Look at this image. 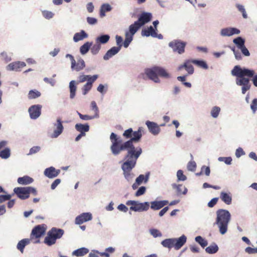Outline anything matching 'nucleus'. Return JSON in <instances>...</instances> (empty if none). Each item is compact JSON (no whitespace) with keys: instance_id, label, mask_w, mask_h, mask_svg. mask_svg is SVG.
Instances as JSON below:
<instances>
[{"instance_id":"1","label":"nucleus","mask_w":257,"mask_h":257,"mask_svg":"<svg viewBox=\"0 0 257 257\" xmlns=\"http://www.w3.org/2000/svg\"><path fill=\"white\" fill-rule=\"evenodd\" d=\"M143 131V128L140 127L138 131L134 132L132 138L131 139L123 143L120 137H118L115 133H111L110 136V140L111 143L110 150L112 154L114 156H117L121 152L125 151V150H132L136 151V148L134 146L133 142H138L140 141Z\"/></svg>"},{"instance_id":"2","label":"nucleus","mask_w":257,"mask_h":257,"mask_svg":"<svg viewBox=\"0 0 257 257\" xmlns=\"http://www.w3.org/2000/svg\"><path fill=\"white\" fill-rule=\"evenodd\" d=\"M231 74L235 76V80L236 85L241 87V93L245 94L251 87L249 78L253 84L257 87V74L255 75V71L246 67H241L240 65H235L231 71Z\"/></svg>"},{"instance_id":"3","label":"nucleus","mask_w":257,"mask_h":257,"mask_svg":"<svg viewBox=\"0 0 257 257\" xmlns=\"http://www.w3.org/2000/svg\"><path fill=\"white\" fill-rule=\"evenodd\" d=\"M215 224L220 234H224L227 231L228 224L231 219V214L227 210L220 209L216 212Z\"/></svg>"},{"instance_id":"4","label":"nucleus","mask_w":257,"mask_h":257,"mask_svg":"<svg viewBox=\"0 0 257 257\" xmlns=\"http://www.w3.org/2000/svg\"><path fill=\"white\" fill-rule=\"evenodd\" d=\"M127 151V154L124 157V159H126L121 165L122 171H132L135 167L137 160L142 153V149L140 147L136 148V151L132 150H125Z\"/></svg>"},{"instance_id":"5","label":"nucleus","mask_w":257,"mask_h":257,"mask_svg":"<svg viewBox=\"0 0 257 257\" xmlns=\"http://www.w3.org/2000/svg\"><path fill=\"white\" fill-rule=\"evenodd\" d=\"M145 73L150 79L157 83L161 82V80L158 76L165 79H170L172 77L171 75L165 68L157 66L151 68L146 69Z\"/></svg>"},{"instance_id":"6","label":"nucleus","mask_w":257,"mask_h":257,"mask_svg":"<svg viewBox=\"0 0 257 257\" xmlns=\"http://www.w3.org/2000/svg\"><path fill=\"white\" fill-rule=\"evenodd\" d=\"M64 233L63 229L53 227L48 231L44 242L48 246H51L56 243L57 239L61 238Z\"/></svg>"},{"instance_id":"7","label":"nucleus","mask_w":257,"mask_h":257,"mask_svg":"<svg viewBox=\"0 0 257 257\" xmlns=\"http://www.w3.org/2000/svg\"><path fill=\"white\" fill-rule=\"evenodd\" d=\"M65 58H69L70 60L72 71L79 72L83 70L86 66L84 60L80 56H77L75 60L72 55L67 54L65 55Z\"/></svg>"},{"instance_id":"8","label":"nucleus","mask_w":257,"mask_h":257,"mask_svg":"<svg viewBox=\"0 0 257 257\" xmlns=\"http://www.w3.org/2000/svg\"><path fill=\"white\" fill-rule=\"evenodd\" d=\"M152 18V13L143 12L139 16L138 20L130 26L138 31L142 26L150 22Z\"/></svg>"},{"instance_id":"9","label":"nucleus","mask_w":257,"mask_h":257,"mask_svg":"<svg viewBox=\"0 0 257 257\" xmlns=\"http://www.w3.org/2000/svg\"><path fill=\"white\" fill-rule=\"evenodd\" d=\"M127 205H131L130 210L135 212L147 211L150 207V203L145 202L141 203L138 201L128 200L126 202Z\"/></svg>"},{"instance_id":"10","label":"nucleus","mask_w":257,"mask_h":257,"mask_svg":"<svg viewBox=\"0 0 257 257\" xmlns=\"http://www.w3.org/2000/svg\"><path fill=\"white\" fill-rule=\"evenodd\" d=\"M53 132L50 137L52 139H56L60 136L64 131L63 121L60 117H57L56 121L52 123Z\"/></svg>"},{"instance_id":"11","label":"nucleus","mask_w":257,"mask_h":257,"mask_svg":"<svg viewBox=\"0 0 257 257\" xmlns=\"http://www.w3.org/2000/svg\"><path fill=\"white\" fill-rule=\"evenodd\" d=\"M168 45L169 47L172 49L173 52L182 54L185 52L186 43L180 40H174L170 42Z\"/></svg>"},{"instance_id":"12","label":"nucleus","mask_w":257,"mask_h":257,"mask_svg":"<svg viewBox=\"0 0 257 257\" xmlns=\"http://www.w3.org/2000/svg\"><path fill=\"white\" fill-rule=\"evenodd\" d=\"M137 31L133 27L129 26L128 30L125 32V39L123 43V46L126 48L128 47L130 43L133 40L134 35L137 33Z\"/></svg>"},{"instance_id":"13","label":"nucleus","mask_w":257,"mask_h":257,"mask_svg":"<svg viewBox=\"0 0 257 257\" xmlns=\"http://www.w3.org/2000/svg\"><path fill=\"white\" fill-rule=\"evenodd\" d=\"M240 31L234 27H225L220 31V35L222 37H231L234 35H238Z\"/></svg>"},{"instance_id":"14","label":"nucleus","mask_w":257,"mask_h":257,"mask_svg":"<svg viewBox=\"0 0 257 257\" xmlns=\"http://www.w3.org/2000/svg\"><path fill=\"white\" fill-rule=\"evenodd\" d=\"M92 219V215L90 212H84L80 214L76 217L75 223L77 225H81L82 223L90 221Z\"/></svg>"},{"instance_id":"15","label":"nucleus","mask_w":257,"mask_h":257,"mask_svg":"<svg viewBox=\"0 0 257 257\" xmlns=\"http://www.w3.org/2000/svg\"><path fill=\"white\" fill-rule=\"evenodd\" d=\"M148 130L154 136H157L161 132L160 126L154 121L147 120L145 122Z\"/></svg>"},{"instance_id":"16","label":"nucleus","mask_w":257,"mask_h":257,"mask_svg":"<svg viewBox=\"0 0 257 257\" xmlns=\"http://www.w3.org/2000/svg\"><path fill=\"white\" fill-rule=\"evenodd\" d=\"M42 106L40 104L33 105L30 106L28 111L31 119H36L41 115Z\"/></svg>"},{"instance_id":"17","label":"nucleus","mask_w":257,"mask_h":257,"mask_svg":"<svg viewBox=\"0 0 257 257\" xmlns=\"http://www.w3.org/2000/svg\"><path fill=\"white\" fill-rule=\"evenodd\" d=\"M60 173V170L56 169L52 166L47 168L44 171V175L49 179H53L57 177Z\"/></svg>"},{"instance_id":"18","label":"nucleus","mask_w":257,"mask_h":257,"mask_svg":"<svg viewBox=\"0 0 257 257\" xmlns=\"http://www.w3.org/2000/svg\"><path fill=\"white\" fill-rule=\"evenodd\" d=\"M15 193H16L18 197L21 199H26L29 197L27 187H16L14 189Z\"/></svg>"},{"instance_id":"19","label":"nucleus","mask_w":257,"mask_h":257,"mask_svg":"<svg viewBox=\"0 0 257 257\" xmlns=\"http://www.w3.org/2000/svg\"><path fill=\"white\" fill-rule=\"evenodd\" d=\"M150 203V207L153 210H158L169 204L168 200H155Z\"/></svg>"},{"instance_id":"20","label":"nucleus","mask_w":257,"mask_h":257,"mask_svg":"<svg viewBox=\"0 0 257 257\" xmlns=\"http://www.w3.org/2000/svg\"><path fill=\"white\" fill-rule=\"evenodd\" d=\"M26 65V63L24 62L17 61L9 64L7 66V69L9 71H19Z\"/></svg>"},{"instance_id":"21","label":"nucleus","mask_w":257,"mask_h":257,"mask_svg":"<svg viewBox=\"0 0 257 257\" xmlns=\"http://www.w3.org/2000/svg\"><path fill=\"white\" fill-rule=\"evenodd\" d=\"M174 243V248L176 250L180 249L186 242L187 237L184 234L182 235L178 238H173Z\"/></svg>"},{"instance_id":"22","label":"nucleus","mask_w":257,"mask_h":257,"mask_svg":"<svg viewBox=\"0 0 257 257\" xmlns=\"http://www.w3.org/2000/svg\"><path fill=\"white\" fill-rule=\"evenodd\" d=\"M45 229L41 225L36 226L32 230L31 236H34L37 238H39L44 234Z\"/></svg>"},{"instance_id":"23","label":"nucleus","mask_w":257,"mask_h":257,"mask_svg":"<svg viewBox=\"0 0 257 257\" xmlns=\"http://www.w3.org/2000/svg\"><path fill=\"white\" fill-rule=\"evenodd\" d=\"M120 50H119L118 48H116V46H113L106 52L103 56V59L105 61L108 60L113 56L117 54Z\"/></svg>"},{"instance_id":"24","label":"nucleus","mask_w":257,"mask_h":257,"mask_svg":"<svg viewBox=\"0 0 257 257\" xmlns=\"http://www.w3.org/2000/svg\"><path fill=\"white\" fill-rule=\"evenodd\" d=\"M220 198L221 200L227 205H230L232 202L231 193L229 192H221Z\"/></svg>"},{"instance_id":"25","label":"nucleus","mask_w":257,"mask_h":257,"mask_svg":"<svg viewBox=\"0 0 257 257\" xmlns=\"http://www.w3.org/2000/svg\"><path fill=\"white\" fill-rule=\"evenodd\" d=\"M88 37V34L84 30H81L80 32L76 33L73 38L74 42L77 43L80 41H82Z\"/></svg>"},{"instance_id":"26","label":"nucleus","mask_w":257,"mask_h":257,"mask_svg":"<svg viewBox=\"0 0 257 257\" xmlns=\"http://www.w3.org/2000/svg\"><path fill=\"white\" fill-rule=\"evenodd\" d=\"M157 31L152 26H150L148 28L144 29L142 30L141 35L142 36L154 37L155 33Z\"/></svg>"},{"instance_id":"27","label":"nucleus","mask_w":257,"mask_h":257,"mask_svg":"<svg viewBox=\"0 0 257 257\" xmlns=\"http://www.w3.org/2000/svg\"><path fill=\"white\" fill-rule=\"evenodd\" d=\"M31 239L29 238H24L19 241L17 245V248L21 251L24 252V249L25 246L30 243Z\"/></svg>"},{"instance_id":"28","label":"nucleus","mask_w":257,"mask_h":257,"mask_svg":"<svg viewBox=\"0 0 257 257\" xmlns=\"http://www.w3.org/2000/svg\"><path fill=\"white\" fill-rule=\"evenodd\" d=\"M172 187L173 188L176 189V192L178 196H179L181 194L185 195L187 193L188 190L187 188L183 186L182 185L173 184L172 185Z\"/></svg>"},{"instance_id":"29","label":"nucleus","mask_w":257,"mask_h":257,"mask_svg":"<svg viewBox=\"0 0 257 257\" xmlns=\"http://www.w3.org/2000/svg\"><path fill=\"white\" fill-rule=\"evenodd\" d=\"M110 39V36L108 34H102L96 37L95 39V42L101 44H106Z\"/></svg>"},{"instance_id":"30","label":"nucleus","mask_w":257,"mask_h":257,"mask_svg":"<svg viewBox=\"0 0 257 257\" xmlns=\"http://www.w3.org/2000/svg\"><path fill=\"white\" fill-rule=\"evenodd\" d=\"M17 181L21 185H26L32 183L34 180L28 176H24V177L18 178Z\"/></svg>"},{"instance_id":"31","label":"nucleus","mask_w":257,"mask_h":257,"mask_svg":"<svg viewBox=\"0 0 257 257\" xmlns=\"http://www.w3.org/2000/svg\"><path fill=\"white\" fill-rule=\"evenodd\" d=\"M77 84L75 80H71L69 82V87L70 89V98L71 99H73L75 96Z\"/></svg>"},{"instance_id":"32","label":"nucleus","mask_w":257,"mask_h":257,"mask_svg":"<svg viewBox=\"0 0 257 257\" xmlns=\"http://www.w3.org/2000/svg\"><path fill=\"white\" fill-rule=\"evenodd\" d=\"M150 173L149 172L146 173L145 175L141 174L136 179V182L141 185L143 182L144 183H147L149 180Z\"/></svg>"},{"instance_id":"33","label":"nucleus","mask_w":257,"mask_h":257,"mask_svg":"<svg viewBox=\"0 0 257 257\" xmlns=\"http://www.w3.org/2000/svg\"><path fill=\"white\" fill-rule=\"evenodd\" d=\"M161 245L166 248L170 249L172 247H174V243L173 238H169L162 240L161 242Z\"/></svg>"},{"instance_id":"34","label":"nucleus","mask_w":257,"mask_h":257,"mask_svg":"<svg viewBox=\"0 0 257 257\" xmlns=\"http://www.w3.org/2000/svg\"><path fill=\"white\" fill-rule=\"evenodd\" d=\"M92 45V42H86L83 45L80 47V53L81 55H85L90 49V48Z\"/></svg>"},{"instance_id":"35","label":"nucleus","mask_w":257,"mask_h":257,"mask_svg":"<svg viewBox=\"0 0 257 257\" xmlns=\"http://www.w3.org/2000/svg\"><path fill=\"white\" fill-rule=\"evenodd\" d=\"M191 63H193V59H187L186 60V66L185 69L187 72L188 75H192L194 72V67Z\"/></svg>"},{"instance_id":"36","label":"nucleus","mask_w":257,"mask_h":257,"mask_svg":"<svg viewBox=\"0 0 257 257\" xmlns=\"http://www.w3.org/2000/svg\"><path fill=\"white\" fill-rule=\"evenodd\" d=\"M89 252V249L85 247H81L72 252V255L76 256H82Z\"/></svg>"},{"instance_id":"37","label":"nucleus","mask_w":257,"mask_h":257,"mask_svg":"<svg viewBox=\"0 0 257 257\" xmlns=\"http://www.w3.org/2000/svg\"><path fill=\"white\" fill-rule=\"evenodd\" d=\"M193 64L205 70L208 68V66L206 62L203 60L193 59Z\"/></svg>"},{"instance_id":"38","label":"nucleus","mask_w":257,"mask_h":257,"mask_svg":"<svg viewBox=\"0 0 257 257\" xmlns=\"http://www.w3.org/2000/svg\"><path fill=\"white\" fill-rule=\"evenodd\" d=\"M75 130L78 132H88L89 130V125L88 123H76L75 125Z\"/></svg>"},{"instance_id":"39","label":"nucleus","mask_w":257,"mask_h":257,"mask_svg":"<svg viewBox=\"0 0 257 257\" xmlns=\"http://www.w3.org/2000/svg\"><path fill=\"white\" fill-rule=\"evenodd\" d=\"M221 108L218 106H213L210 110V115L213 118H217L220 113Z\"/></svg>"},{"instance_id":"40","label":"nucleus","mask_w":257,"mask_h":257,"mask_svg":"<svg viewBox=\"0 0 257 257\" xmlns=\"http://www.w3.org/2000/svg\"><path fill=\"white\" fill-rule=\"evenodd\" d=\"M233 43L239 49L245 46V40L241 37H238L233 40Z\"/></svg>"},{"instance_id":"41","label":"nucleus","mask_w":257,"mask_h":257,"mask_svg":"<svg viewBox=\"0 0 257 257\" xmlns=\"http://www.w3.org/2000/svg\"><path fill=\"white\" fill-rule=\"evenodd\" d=\"M218 246L215 243H213L205 248L206 252L209 254H214L218 250Z\"/></svg>"},{"instance_id":"42","label":"nucleus","mask_w":257,"mask_h":257,"mask_svg":"<svg viewBox=\"0 0 257 257\" xmlns=\"http://www.w3.org/2000/svg\"><path fill=\"white\" fill-rule=\"evenodd\" d=\"M11 156V150L9 148H5L0 151V157L4 159H8Z\"/></svg>"},{"instance_id":"43","label":"nucleus","mask_w":257,"mask_h":257,"mask_svg":"<svg viewBox=\"0 0 257 257\" xmlns=\"http://www.w3.org/2000/svg\"><path fill=\"white\" fill-rule=\"evenodd\" d=\"M188 75H185L183 76H178L177 79L178 81L182 82V83L187 88H191L192 84L190 82H186V77Z\"/></svg>"},{"instance_id":"44","label":"nucleus","mask_w":257,"mask_h":257,"mask_svg":"<svg viewBox=\"0 0 257 257\" xmlns=\"http://www.w3.org/2000/svg\"><path fill=\"white\" fill-rule=\"evenodd\" d=\"M77 113L78 115H79V117L81 119L84 120H91V119H93L94 118H98V117H99V114H95L93 116H90V115H88L87 114H82L78 111H77Z\"/></svg>"},{"instance_id":"45","label":"nucleus","mask_w":257,"mask_h":257,"mask_svg":"<svg viewBox=\"0 0 257 257\" xmlns=\"http://www.w3.org/2000/svg\"><path fill=\"white\" fill-rule=\"evenodd\" d=\"M101 47V45L97 42L93 45H92L91 47L90 48L91 54L93 55H97L99 52Z\"/></svg>"},{"instance_id":"46","label":"nucleus","mask_w":257,"mask_h":257,"mask_svg":"<svg viewBox=\"0 0 257 257\" xmlns=\"http://www.w3.org/2000/svg\"><path fill=\"white\" fill-rule=\"evenodd\" d=\"M195 240L203 248H204L208 245L207 241L201 236H197L195 237Z\"/></svg>"},{"instance_id":"47","label":"nucleus","mask_w":257,"mask_h":257,"mask_svg":"<svg viewBox=\"0 0 257 257\" xmlns=\"http://www.w3.org/2000/svg\"><path fill=\"white\" fill-rule=\"evenodd\" d=\"M41 96V93L36 90H31L29 92L28 98L29 99H35Z\"/></svg>"},{"instance_id":"48","label":"nucleus","mask_w":257,"mask_h":257,"mask_svg":"<svg viewBox=\"0 0 257 257\" xmlns=\"http://www.w3.org/2000/svg\"><path fill=\"white\" fill-rule=\"evenodd\" d=\"M236 8L237 9L238 11L241 13L242 17L244 19H246L247 18V15L246 14V12L245 11V9L244 8V7L240 4H236L235 5Z\"/></svg>"},{"instance_id":"49","label":"nucleus","mask_w":257,"mask_h":257,"mask_svg":"<svg viewBox=\"0 0 257 257\" xmlns=\"http://www.w3.org/2000/svg\"><path fill=\"white\" fill-rule=\"evenodd\" d=\"M98 78V75L97 74L93 75L92 76L88 75L87 82L86 83L92 86L93 83Z\"/></svg>"},{"instance_id":"50","label":"nucleus","mask_w":257,"mask_h":257,"mask_svg":"<svg viewBox=\"0 0 257 257\" xmlns=\"http://www.w3.org/2000/svg\"><path fill=\"white\" fill-rule=\"evenodd\" d=\"M149 232L155 238L161 237L162 236L161 232L156 228L150 229L149 230Z\"/></svg>"},{"instance_id":"51","label":"nucleus","mask_w":257,"mask_h":257,"mask_svg":"<svg viewBox=\"0 0 257 257\" xmlns=\"http://www.w3.org/2000/svg\"><path fill=\"white\" fill-rule=\"evenodd\" d=\"M2 59L6 61V62H10L12 60V54H8L6 52H3L1 54Z\"/></svg>"},{"instance_id":"52","label":"nucleus","mask_w":257,"mask_h":257,"mask_svg":"<svg viewBox=\"0 0 257 257\" xmlns=\"http://www.w3.org/2000/svg\"><path fill=\"white\" fill-rule=\"evenodd\" d=\"M134 132L133 129L132 128H129L128 129L125 130L122 136L125 138V139H130L132 138Z\"/></svg>"},{"instance_id":"53","label":"nucleus","mask_w":257,"mask_h":257,"mask_svg":"<svg viewBox=\"0 0 257 257\" xmlns=\"http://www.w3.org/2000/svg\"><path fill=\"white\" fill-rule=\"evenodd\" d=\"M116 44L117 45L116 48H118L119 50H121L122 46H123V39L122 37L116 35L115 36Z\"/></svg>"},{"instance_id":"54","label":"nucleus","mask_w":257,"mask_h":257,"mask_svg":"<svg viewBox=\"0 0 257 257\" xmlns=\"http://www.w3.org/2000/svg\"><path fill=\"white\" fill-rule=\"evenodd\" d=\"M177 177L178 181H184L187 179L186 176L184 175L183 172L181 170H179L177 171Z\"/></svg>"},{"instance_id":"55","label":"nucleus","mask_w":257,"mask_h":257,"mask_svg":"<svg viewBox=\"0 0 257 257\" xmlns=\"http://www.w3.org/2000/svg\"><path fill=\"white\" fill-rule=\"evenodd\" d=\"M123 175L125 179L128 181L132 180L134 177V174L131 171H123Z\"/></svg>"},{"instance_id":"56","label":"nucleus","mask_w":257,"mask_h":257,"mask_svg":"<svg viewBox=\"0 0 257 257\" xmlns=\"http://www.w3.org/2000/svg\"><path fill=\"white\" fill-rule=\"evenodd\" d=\"M87 77L88 75H85L83 73H80L77 77L78 80L77 82H76L77 84L83 83L87 81Z\"/></svg>"},{"instance_id":"57","label":"nucleus","mask_w":257,"mask_h":257,"mask_svg":"<svg viewBox=\"0 0 257 257\" xmlns=\"http://www.w3.org/2000/svg\"><path fill=\"white\" fill-rule=\"evenodd\" d=\"M218 160L219 162H224L227 165H230L231 164L232 159L231 157H220L218 158Z\"/></svg>"},{"instance_id":"58","label":"nucleus","mask_w":257,"mask_h":257,"mask_svg":"<svg viewBox=\"0 0 257 257\" xmlns=\"http://www.w3.org/2000/svg\"><path fill=\"white\" fill-rule=\"evenodd\" d=\"M252 112L254 114L257 110V98H254L251 101L250 106Z\"/></svg>"},{"instance_id":"59","label":"nucleus","mask_w":257,"mask_h":257,"mask_svg":"<svg viewBox=\"0 0 257 257\" xmlns=\"http://www.w3.org/2000/svg\"><path fill=\"white\" fill-rule=\"evenodd\" d=\"M187 169L190 171H195L196 168V164L194 161H190L187 164Z\"/></svg>"},{"instance_id":"60","label":"nucleus","mask_w":257,"mask_h":257,"mask_svg":"<svg viewBox=\"0 0 257 257\" xmlns=\"http://www.w3.org/2000/svg\"><path fill=\"white\" fill-rule=\"evenodd\" d=\"M146 190V188L145 186L140 187L135 193V196L137 197L143 195Z\"/></svg>"},{"instance_id":"61","label":"nucleus","mask_w":257,"mask_h":257,"mask_svg":"<svg viewBox=\"0 0 257 257\" xmlns=\"http://www.w3.org/2000/svg\"><path fill=\"white\" fill-rule=\"evenodd\" d=\"M41 149L39 146H35L30 149L29 153L27 155L30 156L38 153Z\"/></svg>"},{"instance_id":"62","label":"nucleus","mask_w":257,"mask_h":257,"mask_svg":"<svg viewBox=\"0 0 257 257\" xmlns=\"http://www.w3.org/2000/svg\"><path fill=\"white\" fill-rule=\"evenodd\" d=\"M42 14L43 17L47 19H51L54 16V14L52 12L48 11H44L42 12Z\"/></svg>"},{"instance_id":"63","label":"nucleus","mask_w":257,"mask_h":257,"mask_svg":"<svg viewBox=\"0 0 257 257\" xmlns=\"http://www.w3.org/2000/svg\"><path fill=\"white\" fill-rule=\"evenodd\" d=\"M235 154L236 157L239 158L241 156L244 155L245 153L244 151L243 150V149L239 147L236 150Z\"/></svg>"},{"instance_id":"64","label":"nucleus","mask_w":257,"mask_h":257,"mask_svg":"<svg viewBox=\"0 0 257 257\" xmlns=\"http://www.w3.org/2000/svg\"><path fill=\"white\" fill-rule=\"evenodd\" d=\"M100 9L103 10L104 12H106L110 11L112 8L110 5L108 4H104L101 5Z\"/></svg>"}]
</instances>
